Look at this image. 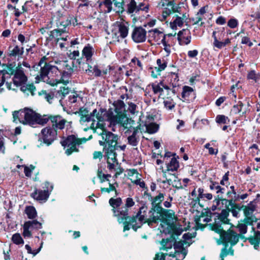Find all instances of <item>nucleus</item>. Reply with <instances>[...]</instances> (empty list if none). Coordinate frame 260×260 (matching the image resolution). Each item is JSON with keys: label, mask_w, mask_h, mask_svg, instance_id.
Listing matches in <instances>:
<instances>
[{"label": "nucleus", "mask_w": 260, "mask_h": 260, "mask_svg": "<svg viewBox=\"0 0 260 260\" xmlns=\"http://www.w3.org/2000/svg\"><path fill=\"white\" fill-rule=\"evenodd\" d=\"M13 116L14 121L18 120L23 124H28L32 127H35L37 124L44 125L48 121L46 115L42 116L32 110L27 108L14 111Z\"/></svg>", "instance_id": "obj_1"}, {"label": "nucleus", "mask_w": 260, "mask_h": 260, "mask_svg": "<svg viewBox=\"0 0 260 260\" xmlns=\"http://www.w3.org/2000/svg\"><path fill=\"white\" fill-rule=\"evenodd\" d=\"M44 63V60L41 59L39 61V64L37 65V68L38 67H41L40 75H38L37 79L38 78L39 80H42L44 82L52 85L54 86L59 83L57 79H51L48 77V74L50 73L54 74L56 75H58V73L61 72L59 71V69L56 66L51 64L49 63L45 62L44 66L42 67V64Z\"/></svg>", "instance_id": "obj_2"}, {"label": "nucleus", "mask_w": 260, "mask_h": 260, "mask_svg": "<svg viewBox=\"0 0 260 260\" xmlns=\"http://www.w3.org/2000/svg\"><path fill=\"white\" fill-rule=\"evenodd\" d=\"M148 207L144 204L140 208L137 214L129 219L130 223L132 224V229L136 231L138 228L141 227L143 223L147 222L149 226V211L148 215L147 216Z\"/></svg>", "instance_id": "obj_3"}, {"label": "nucleus", "mask_w": 260, "mask_h": 260, "mask_svg": "<svg viewBox=\"0 0 260 260\" xmlns=\"http://www.w3.org/2000/svg\"><path fill=\"white\" fill-rule=\"evenodd\" d=\"M86 141V138L80 139L75 135H72L68 136L65 140L61 141L60 143L62 146L66 148V153L69 155L73 152L78 151V150L77 147L82 143H85Z\"/></svg>", "instance_id": "obj_4"}, {"label": "nucleus", "mask_w": 260, "mask_h": 260, "mask_svg": "<svg viewBox=\"0 0 260 260\" xmlns=\"http://www.w3.org/2000/svg\"><path fill=\"white\" fill-rule=\"evenodd\" d=\"M56 130L51 126H47L41 130L39 135V141L41 142L40 145L45 144L49 146L52 144L57 138Z\"/></svg>", "instance_id": "obj_5"}, {"label": "nucleus", "mask_w": 260, "mask_h": 260, "mask_svg": "<svg viewBox=\"0 0 260 260\" xmlns=\"http://www.w3.org/2000/svg\"><path fill=\"white\" fill-rule=\"evenodd\" d=\"M102 134V140L99 141L101 146H104V150L117 148L118 136L110 132H106Z\"/></svg>", "instance_id": "obj_6"}, {"label": "nucleus", "mask_w": 260, "mask_h": 260, "mask_svg": "<svg viewBox=\"0 0 260 260\" xmlns=\"http://www.w3.org/2000/svg\"><path fill=\"white\" fill-rule=\"evenodd\" d=\"M229 215V211L228 209H223L221 211V213L218 214L216 217L214 219V223L213 224H208L211 230L215 231V232H220L221 231L222 224H229V219L228 217Z\"/></svg>", "instance_id": "obj_7"}, {"label": "nucleus", "mask_w": 260, "mask_h": 260, "mask_svg": "<svg viewBox=\"0 0 260 260\" xmlns=\"http://www.w3.org/2000/svg\"><path fill=\"white\" fill-rule=\"evenodd\" d=\"M216 233L219 234L222 243L225 245H228V244L230 243L233 246L236 244L239 241V235L232 230H228L226 232L223 230V228H222L220 232Z\"/></svg>", "instance_id": "obj_8"}, {"label": "nucleus", "mask_w": 260, "mask_h": 260, "mask_svg": "<svg viewBox=\"0 0 260 260\" xmlns=\"http://www.w3.org/2000/svg\"><path fill=\"white\" fill-rule=\"evenodd\" d=\"M138 126L134 127L130 126L124 132V135L127 137L128 144L133 146L136 147L139 142V137L137 136L139 133Z\"/></svg>", "instance_id": "obj_9"}, {"label": "nucleus", "mask_w": 260, "mask_h": 260, "mask_svg": "<svg viewBox=\"0 0 260 260\" xmlns=\"http://www.w3.org/2000/svg\"><path fill=\"white\" fill-rule=\"evenodd\" d=\"M163 216H165L170 219H173L175 217V212L172 210L162 208L161 210L159 211L158 213H156L152 217L149 218L150 220L149 222V226H152L153 223H158Z\"/></svg>", "instance_id": "obj_10"}, {"label": "nucleus", "mask_w": 260, "mask_h": 260, "mask_svg": "<svg viewBox=\"0 0 260 260\" xmlns=\"http://www.w3.org/2000/svg\"><path fill=\"white\" fill-rule=\"evenodd\" d=\"M165 194L163 193L159 192L158 195L151 198V208L149 210V217H152L156 213L163 208L161 207V203L164 199Z\"/></svg>", "instance_id": "obj_11"}, {"label": "nucleus", "mask_w": 260, "mask_h": 260, "mask_svg": "<svg viewBox=\"0 0 260 260\" xmlns=\"http://www.w3.org/2000/svg\"><path fill=\"white\" fill-rule=\"evenodd\" d=\"M42 223L37 220L25 221L23 227V236L24 237L30 238L31 237V231L30 230H39L42 229Z\"/></svg>", "instance_id": "obj_12"}, {"label": "nucleus", "mask_w": 260, "mask_h": 260, "mask_svg": "<svg viewBox=\"0 0 260 260\" xmlns=\"http://www.w3.org/2000/svg\"><path fill=\"white\" fill-rule=\"evenodd\" d=\"M48 120H50L52 123V126L54 129L56 130V132L58 130H62L65 127V124L67 120L59 115L47 116Z\"/></svg>", "instance_id": "obj_13"}, {"label": "nucleus", "mask_w": 260, "mask_h": 260, "mask_svg": "<svg viewBox=\"0 0 260 260\" xmlns=\"http://www.w3.org/2000/svg\"><path fill=\"white\" fill-rule=\"evenodd\" d=\"M146 30L143 27H136L132 32V39L137 43L144 42L146 39Z\"/></svg>", "instance_id": "obj_14"}, {"label": "nucleus", "mask_w": 260, "mask_h": 260, "mask_svg": "<svg viewBox=\"0 0 260 260\" xmlns=\"http://www.w3.org/2000/svg\"><path fill=\"white\" fill-rule=\"evenodd\" d=\"M111 125H115L119 124L124 127L126 129L128 128L127 121L128 118L123 114H118L116 115L112 116L109 118Z\"/></svg>", "instance_id": "obj_15"}, {"label": "nucleus", "mask_w": 260, "mask_h": 260, "mask_svg": "<svg viewBox=\"0 0 260 260\" xmlns=\"http://www.w3.org/2000/svg\"><path fill=\"white\" fill-rule=\"evenodd\" d=\"M178 41L180 45H188L191 41V33L188 29H183L178 33Z\"/></svg>", "instance_id": "obj_16"}, {"label": "nucleus", "mask_w": 260, "mask_h": 260, "mask_svg": "<svg viewBox=\"0 0 260 260\" xmlns=\"http://www.w3.org/2000/svg\"><path fill=\"white\" fill-rule=\"evenodd\" d=\"M95 52L94 49L89 44L86 45L82 51V57L77 59V62L80 64L82 62L83 57H85L86 61L91 60L92 57Z\"/></svg>", "instance_id": "obj_17"}, {"label": "nucleus", "mask_w": 260, "mask_h": 260, "mask_svg": "<svg viewBox=\"0 0 260 260\" xmlns=\"http://www.w3.org/2000/svg\"><path fill=\"white\" fill-rule=\"evenodd\" d=\"M87 126V127L84 128V131H87L89 129H91L93 131L94 133H96L99 135L102 136V133H105L106 132H108L105 128V126L104 125L103 122H100L99 121L96 123L95 122H92L89 125L87 124H85Z\"/></svg>", "instance_id": "obj_18"}, {"label": "nucleus", "mask_w": 260, "mask_h": 260, "mask_svg": "<svg viewBox=\"0 0 260 260\" xmlns=\"http://www.w3.org/2000/svg\"><path fill=\"white\" fill-rule=\"evenodd\" d=\"M183 102H190L195 99V93L193 88L188 86H184L181 93Z\"/></svg>", "instance_id": "obj_19"}, {"label": "nucleus", "mask_w": 260, "mask_h": 260, "mask_svg": "<svg viewBox=\"0 0 260 260\" xmlns=\"http://www.w3.org/2000/svg\"><path fill=\"white\" fill-rule=\"evenodd\" d=\"M68 32L67 30L62 28H56L49 32V37L46 38V41L49 43L54 40L55 42L57 43L60 40L59 37L62 34Z\"/></svg>", "instance_id": "obj_20"}, {"label": "nucleus", "mask_w": 260, "mask_h": 260, "mask_svg": "<svg viewBox=\"0 0 260 260\" xmlns=\"http://www.w3.org/2000/svg\"><path fill=\"white\" fill-rule=\"evenodd\" d=\"M27 77L23 71L18 69L15 73L13 77V83L16 86H21L27 81Z\"/></svg>", "instance_id": "obj_21"}, {"label": "nucleus", "mask_w": 260, "mask_h": 260, "mask_svg": "<svg viewBox=\"0 0 260 260\" xmlns=\"http://www.w3.org/2000/svg\"><path fill=\"white\" fill-rule=\"evenodd\" d=\"M252 230L254 232L253 235L250 236L247 240L251 245H253L255 250H258L260 245V231H255L253 227H252Z\"/></svg>", "instance_id": "obj_22"}, {"label": "nucleus", "mask_w": 260, "mask_h": 260, "mask_svg": "<svg viewBox=\"0 0 260 260\" xmlns=\"http://www.w3.org/2000/svg\"><path fill=\"white\" fill-rule=\"evenodd\" d=\"M49 194L50 193H49L48 191L36 189L34 191L31 193V197L35 200L40 202H45L49 198Z\"/></svg>", "instance_id": "obj_23"}, {"label": "nucleus", "mask_w": 260, "mask_h": 260, "mask_svg": "<svg viewBox=\"0 0 260 260\" xmlns=\"http://www.w3.org/2000/svg\"><path fill=\"white\" fill-rule=\"evenodd\" d=\"M170 84L172 85L171 92L173 95H175L178 91L179 87V76L177 74L171 72L170 76Z\"/></svg>", "instance_id": "obj_24"}, {"label": "nucleus", "mask_w": 260, "mask_h": 260, "mask_svg": "<svg viewBox=\"0 0 260 260\" xmlns=\"http://www.w3.org/2000/svg\"><path fill=\"white\" fill-rule=\"evenodd\" d=\"M173 1V5L170 6L171 9L169 8H165L164 10L162 12V16L164 18H166L168 16L170 15L172 13H179V14H181V7H180L181 5H183V3H180L178 5H175L174 3V1Z\"/></svg>", "instance_id": "obj_25"}, {"label": "nucleus", "mask_w": 260, "mask_h": 260, "mask_svg": "<svg viewBox=\"0 0 260 260\" xmlns=\"http://www.w3.org/2000/svg\"><path fill=\"white\" fill-rule=\"evenodd\" d=\"M148 34L149 37L153 38V39L158 44L161 43V40H166V35H164L162 31H160L157 29L149 30L148 31Z\"/></svg>", "instance_id": "obj_26"}, {"label": "nucleus", "mask_w": 260, "mask_h": 260, "mask_svg": "<svg viewBox=\"0 0 260 260\" xmlns=\"http://www.w3.org/2000/svg\"><path fill=\"white\" fill-rule=\"evenodd\" d=\"M225 35V29L224 27L222 28L218 31H214L212 33V37L214 39L213 43L214 47H217V41L221 42Z\"/></svg>", "instance_id": "obj_27"}, {"label": "nucleus", "mask_w": 260, "mask_h": 260, "mask_svg": "<svg viewBox=\"0 0 260 260\" xmlns=\"http://www.w3.org/2000/svg\"><path fill=\"white\" fill-rule=\"evenodd\" d=\"M117 212L118 213V220L119 222L121 223L123 222L125 220H127L128 219H130L132 217H129L128 216V209L125 207H122L120 208L118 210Z\"/></svg>", "instance_id": "obj_28"}, {"label": "nucleus", "mask_w": 260, "mask_h": 260, "mask_svg": "<svg viewBox=\"0 0 260 260\" xmlns=\"http://www.w3.org/2000/svg\"><path fill=\"white\" fill-rule=\"evenodd\" d=\"M20 90L23 93L29 95L30 94L32 95H35V92L36 90V87L32 84H25L22 85L20 87Z\"/></svg>", "instance_id": "obj_29"}, {"label": "nucleus", "mask_w": 260, "mask_h": 260, "mask_svg": "<svg viewBox=\"0 0 260 260\" xmlns=\"http://www.w3.org/2000/svg\"><path fill=\"white\" fill-rule=\"evenodd\" d=\"M126 11L129 14H133L134 13H137V4L135 0H128L126 2Z\"/></svg>", "instance_id": "obj_30"}, {"label": "nucleus", "mask_w": 260, "mask_h": 260, "mask_svg": "<svg viewBox=\"0 0 260 260\" xmlns=\"http://www.w3.org/2000/svg\"><path fill=\"white\" fill-rule=\"evenodd\" d=\"M56 26L58 28H62L67 30V27L71 24V21L68 19H64L63 17H56L55 20Z\"/></svg>", "instance_id": "obj_31"}, {"label": "nucleus", "mask_w": 260, "mask_h": 260, "mask_svg": "<svg viewBox=\"0 0 260 260\" xmlns=\"http://www.w3.org/2000/svg\"><path fill=\"white\" fill-rule=\"evenodd\" d=\"M23 53L24 48L16 45L12 50H9V56L11 57H20Z\"/></svg>", "instance_id": "obj_32"}, {"label": "nucleus", "mask_w": 260, "mask_h": 260, "mask_svg": "<svg viewBox=\"0 0 260 260\" xmlns=\"http://www.w3.org/2000/svg\"><path fill=\"white\" fill-rule=\"evenodd\" d=\"M117 148H113L104 150L105 156L107 157V161L116 162V153L115 150Z\"/></svg>", "instance_id": "obj_33"}, {"label": "nucleus", "mask_w": 260, "mask_h": 260, "mask_svg": "<svg viewBox=\"0 0 260 260\" xmlns=\"http://www.w3.org/2000/svg\"><path fill=\"white\" fill-rule=\"evenodd\" d=\"M167 171H176L179 167V162L175 157H172L167 164Z\"/></svg>", "instance_id": "obj_34"}, {"label": "nucleus", "mask_w": 260, "mask_h": 260, "mask_svg": "<svg viewBox=\"0 0 260 260\" xmlns=\"http://www.w3.org/2000/svg\"><path fill=\"white\" fill-rule=\"evenodd\" d=\"M209 188L211 190L215 191L217 194H222L225 192V188L221 187L218 182L211 181L209 184Z\"/></svg>", "instance_id": "obj_35"}, {"label": "nucleus", "mask_w": 260, "mask_h": 260, "mask_svg": "<svg viewBox=\"0 0 260 260\" xmlns=\"http://www.w3.org/2000/svg\"><path fill=\"white\" fill-rule=\"evenodd\" d=\"M222 202V204H225V207L227 206L228 204L229 203V205H233L234 201L230 200H228L224 198H223L222 196L220 194H217L215 197L214 200L213 201L214 204L218 206L220 204V202Z\"/></svg>", "instance_id": "obj_36"}, {"label": "nucleus", "mask_w": 260, "mask_h": 260, "mask_svg": "<svg viewBox=\"0 0 260 260\" xmlns=\"http://www.w3.org/2000/svg\"><path fill=\"white\" fill-rule=\"evenodd\" d=\"M106 113V110L104 109L101 108L99 111L96 109H94L91 112V115L93 117H95L96 118L100 121V122H103L104 120V116Z\"/></svg>", "instance_id": "obj_37"}, {"label": "nucleus", "mask_w": 260, "mask_h": 260, "mask_svg": "<svg viewBox=\"0 0 260 260\" xmlns=\"http://www.w3.org/2000/svg\"><path fill=\"white\" fill-rule=\"evenodd\" d=\"M187 253L186 249H182V251H176L174 253L171 252L169 254L170 256H172L176 258V260H183L186 256Z\"/></svg>", "instance_id": "obj_38"}, {"label": "nucleus", "mask_w": 260, "mask_h": 260, "mask_svg": "<svg viewBox=\"0 0 260 260\" xmlns=\"http://www.w3.org/2000/svg\"><path fill=\"white\" fill-rule=\"evenodd\" d=\"M118 33L119 34V36L124 39L126 38L128 32V27L125 23H122L118 25Z\"/></svg>", "instance_id": "obj_39"}, {"label": "nucleus", "mask_w": 260, "mask_h": 260, "mask_svg": "<svg viewBox=\"0 0 260 260\" xmlns=\"http://www.w3.org/2000/svg\"><path fill=\"white\" fill-rule=\"evenodd\" d=\"M174 240L173 239H162L160 242L162 247L161 249L164 250H168L169 249H171L174 246Z\"/></svg>", "instance_id": "obj_40"}, {"label": "nucleus", "mask_w": 260, "mask_h": 260, "mask_svg": "<svg viewBox=\"0 0 260 260\" xmlns=\"http://www.w3.org/2000/svg\"><path fill=\"white\" fill-rule=\"evenodd\" d=\"M162 81H160L159 83H153L151 84L153 92L154 94L159 93L160 95L162 94L164 90L162 88Z\"/></svg>", "instance_id": "obj_41"}, {"label": "nucleus", "mask_w": 260, "mask_h": 260, "mask_svg": "<svg viewBox=\"0 0 260 260\" xmlns=\"http://www.w3.org/2000/svg\"><path fill=\"white\" fill-rule=\"evenodd\" d=\"M25 212L29 219H34L37 216V213L35 208L33 206H27Z\"/></svg>", "instance_id": "obj_42"}, {"label": "nucleus", "mask_w": 260, "mask_h": 260, "mask_svg": "<svg viewBox=\"0 0 260 260\" xmlns=\"http://www.w3.org/2000/svg\"><path fill=\"white\" fill-rule=\"evenodd\" d=\"M167 62L164 59H157L156 60V64L157 65V67H155L154 70L156 72H160L163 70H164L167 66Z\"/></svg>", "instance_id": "obj_43"}, {"label": "nucleus", "mask_w": 260, "mask_h": 260, "mask_svg": "<svg viewBox=\"0 0 260 260\" xmlns=\"http://www.w3.org/2000/svg\"><path fill=\"white\" fill-rule=\"evenodd\" d=\"M109 202L110 205L113 208V212L115 213L116 212L115 209L121 206L122 204V200L120 198H118L116 199L111 198L109 200Z\"/></svg>", "instance_id": "obj_44"}, {"label": "nucleus", "mask_w": 260, "mask_h": 260, "mask_svg": "<svg viewBox=\"0 0 260 260\" xmlns=\"http://www.w3.org/2000/svg\"><path fill=\"white\" fill-rule=\"evenodd\" d=\"M227 246L225 245V247L222 248L220 254V260H224V257L230 254L231 255H234V249L230 247L229 249H227Z\"/></svg>", "instance_id": "obj_45"}, {"label": "nucleus", "mask_w": 260, "mask_h": 260, "mask_svg": "<svg viewBox=\"0 0 260 260\" xmlns=\"http://www.w3.org/2000/svg\"><path fill=\"white\" fill-rule=\"evenodd\" d=\"M165 107L169 110H172L175 106L176 103L171 97L166 98L163 102Z\"/></svg>", "instance_id": "obj_46"}, {"label": "nucleus", "mask_w": 260, "mask_h": 260, "mask_svg": "<svg viewBox=\"0 0 260 260\" xmlns=\"http://www.w3.org/2000/svg\"><path fill=\"white\" fill-rule=\"evenodd\" d=\"M39 95L43 96L49 103L51 104L52 102V100L54 98V94L52 92H47L45 90H42L39 92Z\"/></svg>", "instance_id": "obj_47"}, {"label": "nucleus", "mask_w": 260, "mask_h": 260, "mask_svg": "<svg viewBox=\"0 0 260 260\" xmlns=\"http://www.w3.org/2000/svg\"><path fill=\"white\" fill-rule=\"evenodd\" d=\"M146 128L147 131L149 134L155 133L158 129V125L155 123H150L149 124H145Z\"/></svg>", "instance_id": "obj_48"}, {"label": "nucleus", "mask_w": 260, "mask_h": 260, "mask_svg": "<svg viewBox=\"0 0 260 260\" xmlns=\"http://www.w3.org/2000/svg\"><path fill=\"white\" fill-rule=\"evenodd\" d=\"M61 75V79L60 80H58L60 82H62L65 84H67L69 83L70 81V78L72 74H69L67 72L65 71H62L60 72Z\"/></svg>", "instance_id": "obj_49"}, {"label": "nucleus", "mask_w": 260, "mask_h": 260, "mask_svg": "<svg viewBox=\"0 0 260 260\" xmlns=\"http://www.w3.org/2000/svg\"><path fill=\"white\" fill-rule=\"evenodd\" d=\"M255 210V205L250 203L248 204L247 206L245 207L244 209V213L245 216H251Z\"/></svg>", "instance_id": "obj_50"}, {"label": "nucleus", "mask_w": 260, "mask_h": 260, "mask_svg": "<svg viewBox=\"0 0 260 260\" xmlns=\"http://www.w3.org/2000/svg\"><path fill=\"white\" fill-rule=\"evenodd\" d=\"M216 123L218 124H228L230 122V119L224 115H218L215 118Z\"/></svg>", "instance_id": "obj_51"}, {"label": "nucleus", "mask_w": 260, "mask_h": 260, "mask_svg": "<svg viewBox=\"0 0 260 260\" xmlns=\"http://www.w3.org/2000/svg\"><path fill=\"white\" fill-rule=\"evenodd\" d=\"M12 241L16 245L23 244L24 243V241L19 233H15L12 236Z\"/></svg>", "instance_id": "obj_52"}, {"label": "nucleus", "mask_w": 260, "mask_h": 260, "mask_svg": "<svg viewBox=\"0 0 260 260\" xmlns=\"http://www.w3.org/2000/svg\"><path fill=\"white\" fill-rule=\"evenodd\" d=\"M80 123L81 124L84 125L85 123H88L91 122V123L93 122H95V120L94 119V117L92 115H91V113L89 115H87L85 116H82L80 118Z\"/></svg>", "instance_id": "obj_53"}, {"label": "nucleus", "mask_w": 260, "mask_h": 260, "mask_svg": "<svg viewBox=\"0 0 260 260\" xmlns=\"http://www.w3.org/2000/svg\"><path fill=\"white\" fill-rule=\"evenodd\" d=\"M243 206H241V208L240 209L238 208H237L235 206H232L231 205H229V203L228 204L227 206L226 207V209H228V211H229V212L230 211H231L233 216L234 217H237L239 214V211L241 210Z\"/></svg>", "instance_id": "obj_54"}, {"label": "nucleus", "mask_w": 260, "mask_h": 260, "mask_svg": "<svg viewBox=\"0 0 260 260\" xmlns=\"http://www.w3.org/2000/svg\"><path fill=\"white\" fill-rule=\"evenodd\" d=\"M248 196V194L247 193H244L242 195L238 194L237 196H236L235 199H231V200L234 201L233 205H232V206H235V207H236L237 208L240 209L241 208V205L240 204H236L235 202L237 201H239L240 199L244 200L247 198Z\"/></svg>", "instance_id": "obj_55"}, {"label": "nucleus", "mask_w": 260, "mask_h": 260, "mask_svg": "<svg viewBox=\"0 0 260 260\" xmlns=\"http://www.w3.org/2000/svg\"><path fill=\"white\" fill-rule=\"evenodd\" d=\"M112 191H115L116 194H117V190L116 189V187L114 186V184H111L109 183V187L106 188V187H102L101 188V191L103 192H108L109 193Z\"/></svg>", "instance_id": "obj_56"}, {"label": "nucleus", "mask_w": 260, "mask_h": 260, "mask_svg": "<svg viewBox=\"0 0 260 260\" xmlns=\"http://www.w3.org/2000/svg\"><path fill=\"white\" fill-rule=\"evenodd\" d=\"M227 25L231 28H235L238 25V21L236 18H231L228 21Z\"/></svg>", "instance_id": "obj_57"}, {"label": "nucleus", "mask_w": 260, "mask_h": 260, "mask_svg": "<svg viewBox=\"0 0 260 260\" xmlns=\"http://www.w3.org/2000/svg\"><path fill=\"white\" fill-rule=\"evenodd\" d=\"M171 24L175 26H178L181 27L183 24V19L181 17L177 16L175 20L173 21V23H171Z\"/></svg>", "instance_id": "obj_58"}, {"label": "nucleus", "mask_w": 260, "mask_h": 260, "mask_svg": "<svg viewBox=\"0 0 260 260\" xmlns=\"http://www.w3.org/2000/svg\"><path fill=\"white\" fill-rule=\"evenodd\" d=\"M104 5L105 7L107 8V12L108 13L110 12L112 9V2L111 0H104L102 3L100 4V6L101 5Z\"/></svg>", "instance_id": "obj_59"}, {"label": "nucleus", "mask_w": 260, "mask_h": 260, "mask_svg": "<svg viewBox=\"0 0 260 260\" xmlns=\"http://www.w3.org/2000/svg\"><path fill=\"white\" fill-rule=\"evenodd\" d=\"M65 71L68 72L69 74H72L74 72L73 69V63H72V65L69 64L68 61H66V64L63 67V70L62 71Z\"/></svg>", "instance_id": "obj_60"}, {"label": "nucleus", "mask_w": 260, "mask_h": 260, "mask_svg": "<svg viewBox=\"0 0 260 260\" xmlns=\"http://www.w3.org/2000/svg\"><path fill=\"white\" fill-rule=\"evenodd\" d=\"M231 43V40L229 38H227L225 39V40L221 42H217V47L216 48L218 49H221L223 47H225L228 44H230Z\"/></svg>", "instance_id": "obj_61"}, {"label": "nucleus", "mask_w": 260, "mask_h": 260, "mask_svg": "<svg viewBox=\"0 0 260 260\" xmlns=\"http://www.w3.org/2000/svg\"><path fill=\"white\" fill-rule=\"evenodd\" d=\"M66 61L60 60L58 59L54 60V62L56 64V66L59 69V71L63 70V67L64 66V64H66Z\"/></svg>", "instance_id": "obj_62"}, {"label": "nucleus", "mask_w": 260, "mask_h": 260, "mask_svg": "<svg viewBox=\"0 0 260 260\" xmlns=\"http://www.w3.org/2000/svg\"><path fill=\"white\" fill-rule=\"evenodd\" d=\"M247 78L249 79H252L255 81H257L259 79V77L256 75L255 72L253 70L249 72L247 75Z\"/></svg>", "instance_id": "obj_63"}, {"label": "nucleus", "mask_w": 260, "mask_h": 260, "mask_svg": "<svg viewBox=\"0 0 260 260\" xmlns=\"http://www.w3.org/2000/svg\"><path fill=\"white\" fill-rule=\"evenodd\" d=\"M238 228L241 234H244L246 233L247 231V225L246 223H240L238 226Z\"/></svg>", "instance_id": "obj_64"}]
</instances>
